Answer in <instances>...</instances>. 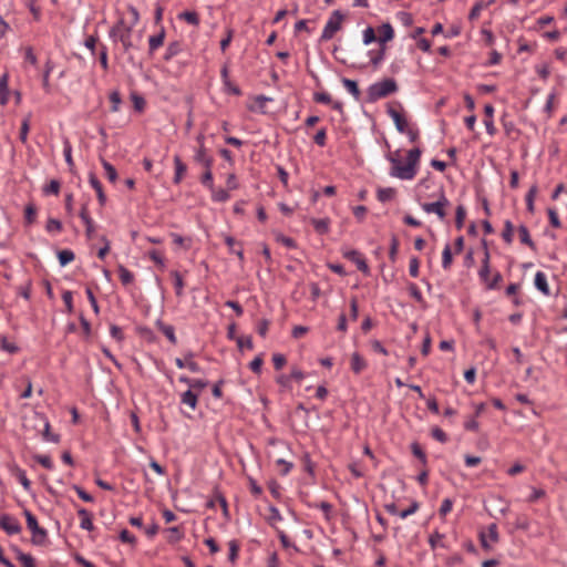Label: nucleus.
<instances>
[{
	"label": "nucleus",
	"mask_w": 567,
	"mask_h": 567,
	"mask_svg": "<svg viewBox=\"0 0 567 567\" xmlns=\"http://www.w3.org/2000/svg\"><path fill=\"white\" fill-rule=\"evenodd\" d=\"M421 157V150L415 147L409 151L408 153V162L403 165L396 158H390L392 163L391 176L400 178V179H412L416 174V166L419 164Z\"/></svg>",
	"instance_id": "f257e3e1"
},
{
	"label": "nucleus",
	"mask_w": 567,
	"mask_h": 567,
	"mask_svg": "<svg viewBox=\"0 0 567 567\" xmlns=\"http://www.w3.org/2000/svg\"><path fill=\"white\" fill-rule=\"evenodd\" d=\"M398 91V84L393 79H384L369 86L368 102L373 103Z\"/></svg>",
	"instance_id": "f03ea898"
},
{
	"label": "nucleus",
	"mask_w": 567,
	"mask_h": 567,
	"mask_svg": "<svg viewBox=\"0 0 567 567\" xmlns=\"http://www.w3.org/2000/svg\"><path fill=\"white\" fill-rule=\"evenodd\" d=\"M132 24H127L123 19H120L110 31V35L115 40H118L123 44L125 51H128L132 48Z\"/></svg>",
	"instance_id": "7ed1b4c3"
},
{
	"label": "nucleus",
	"mask_w": 567,
	"mask_h": 567,
	"mask_svg": "<svg viewBox=\"0 0 567 567\" xmlns=\"http://www.w3.org/2000/svg\"><path fill=\"white\" fill-rule=\"evenodd\" d=\"M23 514L27 519V526L32 533V543L38 546L44 545L48 538L47 530L39 526L35 516L30 511L24 509Z\"/></svg>",
	"instance_id": "20e7f679"
},
{
	"label": "nucleus",
	"mask_w": 567,
	"mask_h": 567,
	"mask_svg": "<svg viewBox=\"0 0 567 567\" xmlns=\"http://www.w3.org/2000/svg\"><path fill=\"white\" fill-rule=\"evenodd\" d=\"M450 202L446 198L443 188H441L437 199L433 203H424L421 205L422 209L427 214H435L441 220L446 216V208Z\"/></svg>",
	"instance_id": "39448f33"
},
{
	"label": "nucleus",
	"mask_w": 567,
	"mask_h": 567,
	"mask_svg": "<svg viewBox=\"0 0 567 567\" xmlns=\"http://www.w3.org/2000/svg\"><path fill=\"white\" fill-rule=\"evenodd\" d=\"M344 16L340 10H334L327 21L321 38V41H328L334 37V34L341 30Z\"/></svg>",
	"instance_id": "423d86ee"
},
{
	"label": "nucleus",
	"mask_w": 567,
	"mask_h": 567,
	"mask_svg": "<svg viewBox=\"0 0 567 567\" xmlns=\"http://www.w3.org/2000/svg\"><path fill=\"white\" fill-rule=\"evenodd\" d=\"M498 539H499V537H498L496 524H491L487 528V533H485V532L480 533L481 545L486 550H489L492 548L491 544L497 543Z\"/></svg>",
	"instance_id": "0eeeda50"
},
{
	"label": "nucleus",
	"mask_w": 567,
	"mask_h": 567,
	"mask_svg": "<svg viewBox=\"0 0 567 567\" xmlns=\"http://www.w3.org/2000/svg\"><path fill=\"white\" fill-rule=\"evenodd\" d=\"M0 527L9 535L19 534L21 532L19 522L10 515H2L0 517Z\"/></svg>",
	"instance_id": "6e6552de"
},
{
	"label": "nucleus",
	"mask_w": 567,
	"mask_h": 567,
	"mask_svg": "<svg viewBox=\"0 0 567 567\" xmlns=\"http://www.w3.org/2000/svg\"><path fill=\"white\" fill-rule=\"evenodd\" d=\"M343 256L347 259L353 261L360 271H362L365 275L369 274V271H370L369 266H368L365 259L362 257V255L359 251L353 250V249L348 250V251H344Z\"/></svg>",
	"instance_id": "1a4fd4ad"
},
{
	"label": "nucleus",
	"mask_w": 567,
	"mask_h": 567,
	"mask_svg": "<svg viewBox=\"0 0 567 567\" xmlns=\"http://www.w3.org/2000/svg\"><path fill=\"white\" fill-rule=\"evenodd\" d=\"M388 114L393 120L396 130L400 133H404L408 127L406 118L399 111H396L395 109H393L391 106L388 109Z\"/></svg>",
	"instance_id": "9d476101"
},
{
	"label": "nucleus",
	"mask_w": 567,
	"mask_h": 567,
	"mask_svg": "<svg viewBox=\"0 0 567 567\" xmlns=\"http://www.w3.org/2000/svg\"><path fill=\"white\" fill-rule=\"evenodd\" d=\"M80 217L81 219L83 220V223L85 224L86 226V236L89 239H91L93 237V234H94V224H93V220L92 218L90 217L89 215V212H87V205L84 204L80 210Z\"/></svg>",
	"instance_id": "9b49d317"
},
{
	"label": "nucleus",
	"mask_w": 567,
	"mask_h": 567,
	"mask_svg": "<svg viewBox=\"0 0 567 567\" xmlns=\"http://www.w3.org/2000/svg\"><path fill=\"white\" fill-rule=\"evenodd\" d=\"M89 182L91 184V186L95 189L96 192V195H97V199H99V203L101 206L105 205L106 203V196L103 192V187H102V184L101 182L97 179V177L91 173L89 175Z\"/></svg>",
	"instance_id": "f8f14e48"
},
{
	"label": "nucleus",
	"mask_w": 567,
	"mask_h": 567,
	"mask_svg": "<svg viewBox=\"0 0 567 567\" xmlns=\"http://www.w3.org/2000/svg\"><path fill=\"white\" fill-rule=\"evenodd\" d=\"M379 43L380 45H385V43L388 41H391L394 37V31H393V28L390 23H383L380 28H379Z\"/></svg>",
	"instance_id": "ddd939ff"
},
{
	"label": "nucleus",
	"mask_w": 567,
	"mask_h": 567,
	"mask_svg": "<svg viewBox=\"0 0 567 567\" xmlns=\"http://www.w3.org/2000/svg\"><path fill=\"white\" fill-rule=\"evenodd\" d=\"M194 159L203 165L204 167L213 166V158L208 156L205 145L198 146V150L195 153Z\"/></svg>",
	"instance_id": "4468645a"
},
{
	"label": "nucleus",
	"mask_w": 567,
	"mask_h": 567,
	"mask_svg": "<svg viewBox=\"0 0 567 567\" xmlns=\"http://www.w3.org/2000/svg\"><path fill=\"white\" fill-rule=\"evenodd\" d=\"M484 113L486 115V118L484 120V124L486 127L487 133L492 136L496 133V128L493 122V115H494V107L491 104H486L484 107Z\"/></svg>",
	"instance_id": "2eb2a0df"
},
{
	"label": "nucleus",
	"mask_w": 567,
	"mask_h": 567,
	"mask_svg": "<svg viewBox=\"0 0 567 567\" xmlns=\"http://www.w3.org/2000/svg\"><path fill=\"white\" fill-rule=\"evenodd\" d=\"M174 165H175V176H174V183L175 184H179L181 181L183 179L186 171H187V167L186 165L183 163L182 158L179 157V155H175L174 156Z\"/></svg>",
	"instance_id": "dca6fc26"
},
{
	"label": "nucleus",
	"mask_w": 567,
	"mask_h": 567,
	"mask_svg": "<svg viewBox=\"0 0 567 567\" xmlns=\"http://www.w3.org/2000/svg\"><path fill=\"white\" fill-rule=\"evenodd\" d=\"M489 272H491V270H489V251L485 247L484 259L482 261V267L480 270V277L486 286H487V282L489 281Z\"/></svg>",
	"instance_id": "f3484780"
},
{
	"label": "nucleus",
	"mask_w": 567,
	"mask_h": 567,
	"mask_svg": "<svg viewBox=\"0 0 567 567\" xmlns=\"http://www.w3.org/2000/svg\"><path fill=\"white\" fill-rule=\"evenodd\" d=\"M78 514L81 517V524H80L81 528H83L85 530H92L94 528V526H93L92 516H91L90 512L86 511L85 508H80L78 511Z\"/></svg>",
	"instance_id": "a211bd4d"
},
{
	"label": "nucleus",
	"mask_w": 567,
	"mask_h": 567,
	"mask_svg": "<svg viewBox=\"0 0 567 567\" xmlns=\"http://www.w3.org/2000/svg\"><path fill=\"white\" fill-rule=\"evenodd\" d=\"M535 286L544 295L548 296L550 293L546 276L542 271H537L535 275Z\"/></svg>",
	"instance_id": "6ab92c4d"
},
{
	"label": "nucleus",
	"mask_w": 567,
	"mask_h": 567,
	"mask_svg": "<svg viewBox=\"0 0 567 567\" xmlns=\"http://www.w3.org/2000/svg\"><path fill=\"white\" fill-rule=\"evenodd\" d=\"M367 367L364 359L358 353L354 352L351 355V369L354 373L359 374Z\"/></svg>",
	"instance_id": "aec40b11"
},
{
	"label": "nucleus",
	"mask_w": 567,
	"mask_h": 567,
	"mask_svg": "<svg viewBox=\"0 0 567 567\" xmlns=\"http://www.w3.org/2000/svg\"><path fill=\"white\" fill-rule=\"evenodd\" d=\"M310 223L312 224L313 228L316 229V231L318 234L323 235L329 231V225H330L329 218H322V219L311 218Z\"/></svg>",
	"instance_id": "412c9836"
},
{
	"label": "nucleus",
	"mask_w": 567,
	"mask_h": 567,
	"mask_svg": "<svg viewBox=\"0 0 567 567\" xmlns=\"http://www.w3.org/2000/svg\"><path fill=\"white\" fill-rule=\"evenodd\" d=\"M396 195V190L393 187L379 188L377 197L380 202L385 203L392 200Z\"/></svg>",
	"instance_id": "4be33fe9"
},
{
	"label": "nucleus",
	"mask_w": 567,
	"mask_h": 567,
	"mask_svg": "<svg viewBox=\"0 0 567 567\" xmlns=\"http://www.w3.org/2000/svg\"><path fill=\"white\" fill-rule=\"evenodd\" d=\"M198 394L193 390H187L182 394V403L188 405L192 410H195L197 405Z\"/></svg>",
	"instance_id": "5701e85b"
},
{
	"label": "nucleus",
	"mask_w": 567,
	"mask_h": 567,
	"mask_svg": "<svg viewBox=\"0 0 567 567\" xmlns=\"http://www.w3.org/2000/svg\"><path fill=\"white\" fill-rule=\"evenodd\" d=\"M158 329L164 333V336L173 343L176 344L177 339L175 336L174 327L171 324H165L162 321H157Z\"/></svg>",
	"instance_id": "b1692460"
},
{
	"label": "nucleus",
	"mask_w": 567,
	"mask_h": 567,
	"mask_svg": "<svg viewBox=\"0 0 567 567\" xmlns=\"http://www.w3.org/2000/svg\"><path fill=\"white\" fill-rule=\"evenodd\" d=\"M209 189L212 192V197L216 202H226L229 198V194L227 190L223 188H215L214 184H209Z\"/></svg>",
	"instance_id": "393cba45"
},
{
	"label": "nucleus",
	"mask_w": 567,
	"mask_h": 567,
	"mask_svg": "<svg viewBox=\"0 0 567 567\" xmlns=\"http://www.w3.org/2000/svg\"><path fill=\"white\" fill-rule=\"evenodd\" d=\"M8 74L0 78V104L4 105L8 102Z\"/></svg>",
	"instance_id": "a878e982"
},
{
	"label": "nucleus",
	"mask_w": 567,
	"mask_h": 567,
	"mask_svg": "<svg viewBox=\"0 0 567 567\" xmlns=\"http://www.w3.org/2000/svg\"><path fill=\"white\" fill-rule=\"evenodd\" d=\"M518 233L520 237V241L527 246H529L532 249H535V243L532 240L528 228L524 225H520L518 227Z\"/></svg>",
	"instance_id": "bb28decb"
},
{
	"label": "nucleus",
	"mask_w": 567,
	"mask_h": 567,
	"mask_svg": "<svg viewBox=\"0 0 567 567\" xmlns=\"http://www.w3.org/2000/svg\"><path fill=\"white\" fill-rule=\"evenodd\" d=\"M342 83L344 87L354 96L355 100L360 99L361 92L355 81L350 79H343Z\"/></svg>",
	"instance_id": "cd10ccee"
},
{
	"label": "nucleus",
	"mask_w": 567,
	"mask_h": 567,
	"mask_svg": "<svg viewBox=\"0 0 567 567\" xmlns=\"http://www.w3.org/2000/svg\"><path fill=\"white\" fill-rule=\"evenodd\" d=\"M118 276L123 285H130L134 280L133 274L124 266H118Z\"/></svg>",
	"instance_id": "c85d7f7f"
},
{
	"label": "nucleus",
	"mask_w": 567,
	"mask_h": 567,
	"mask_svg": "<svg viewBox=\"0 0 567 567\" xmlns=\"http://www.w3.org/2000/svg\"><path fill=\"white\" fill-rule=\"evenodd\" d=\"M179 19L185 20L187 23L193 25L199 24V18L198 14L195 11H184L179 13Z\"/></svg>",
	"instance_id": "c756f323"
},
{
	"label": "nucleus",
	"mask_w": 567,
	"mask_h": 567,
	"mask_svg": "<svg viewBox=\"0 0 567 567\" xmlns=\"http://www.w3.org/2000/svg\"><path fill=\"white\" fill-rule=\"evenodd\" d=\"M465 216H466L465 207L463 205H458L456 207V212H455V226L457 229H461L463 227Z\"/></svg>",
	"instance_id": "7c9ffc66"
},
{
	"label": "nucleus",
	"mask_w": 567,
	"mask_h": 567,
	"mask_svg": "<svg viewBox=\"0 0 567 567\" xmlns=\"http://www.w3.org/2000/svg\"><path fill=\"white\" fill-rule=\"evenodd\" d=\"M452 261H453V257H452V251H451V247L450 245L447 244L444 249H443V252H442V266L444 269H449L452 265Z\"/></svg>",
	"instance_id": "2f4dec72"
},
{
	"label": "nucleus",
	"mask_w": 567,
	"mask_h": 567,
	"mask_svg": "<svg viewBox=\"0 0 567 567\" xmlns=\"http://www.w3.org/2000/svg\"><path fill=\"white\" fill-rule=\"evenodd\" d=\"M513 231H514V226H513L512 221L506 220L504 224L502 237L507 244H511L513 241Z\"/></svg>",
	"instance_id": "473e14b6"
},
{
	"label": "nucleus",
	"mask_w": 567,
	"mask_h": 567,
	"mask_svg": "<svg viewBox=\"0 0 567 567\" xmlns=\"http://www.w3.org/2000/svg\"><path fill=\"white\" fill-rule=\"evenodd\" d=\"M102 165L106 172V176L110 179V182L115 183L117 179V173L115 167L105 159H102Z\"/></svg>",
	"instance_id": "72a5a7b5"
},
{
	"label": "nucleus",
	"mask_w": 567,
	"mask_h": 567,
	"mask_svg": "<svg viewBox=\"0 0 567 567\" xmlns=\"http://www.w3.org/2000/svg\"><path fill=\"white\" fill-rule=\"evenodd\" d=\"M486 7H487V3L483 2V1L476 2L473 6V8H472V10H471V12L468 14V19L472 20V21L476 20L480 17L482 10L485 9Z\"/></svg>",
	"instance_id": "f704fd0d"
},
{
	"label": "nucleus",
	"mask_w": 567,
	"mask_h": 567,
	"mask_svg": "<svg viewBox=\"0 0 567 567\" xmlns=\"http://www.w3.org/2000/svg\"><path fill=\"white\" fill-rule=\"evenodd\" d=\"M58 257H59L60 265L65 266L66 264L71 262L74 259V254L71 250L65 249V250L59 251Z\"/></svg>",
	"instance_id": "c9c22d12"
},
{
	"label": "nucleus",
	"mask_w": 567,
	"mask_h": 567,
	"mask_svg": "<svg viewBox=\"0 0 567 567\" xmlns=\"http://www.w3.org/2000/svg\"><path fill=\"white\" fill-rule=\"evenodd\" d=\"M110 102L112 104L111 111L114 113L118 112L122 100H121V95L117 91L111 92Z\"/></svg>",
	"instance_id": "e433bc0d"
},
{
	"label": "nucleus",
	"mask_w": 567,
	"mask_h": 567,
	"mask_svg": "<svg viewBox=\"0 0 567 567\" xmlns=\"http://www.w3.org/2000/svg\"><path fill=\"white\" fill-rule=\"evenodd\" d=\"M537 194V186L533 185L526 195L527 209L534 212V199Z\"/></svg>",
	"instance_id": "4c0bfd02"
},
{
	"label": "nucleus",
	"mask_w": 567,
	"mask_h": 567,
	"mask_svg": "<svg viewBox=\"0 0 567 567\" xmlns=\"http://www.w3.org/2000/svg\"><path fill=\"white\" fill-rule=\"evenodd\" d=\"M228 546H229V560L231 563H235V560L237 559L238 557V551H239V544L237 543V540L233 539L228 543Z\"/></svg>",
	"instance_id": "58836bf2"
},
{
	"label": "nucleus",
	"mask_w": 567,
	"mask_h": 567,
	"mask_svg": "<svg viewBox=\"0 0 567 567\" xmlns=\"http://www.w3.org/2000/svg\"><path fill=\"white\" fill-rule=\"evenodd\" d=\"M172 276L174 278V285H175V289H176V295L177 296H182L183 287H184L183 278H182V276H181V274L178 271H173Z\"/></svg>",
	"instance_id": "ea45409f"
},
{
	"label": "nucleus",
	"mask_w": 567,
	"mask_h": 567,
	"mask_svg": "<svg viewBox=\"0 0 567 567\" xmlns=\"http://www.w3.org/2000/svg\"><path fill=\"white\" fill-rule=\"evenodd\" d=\"M18 558L23 567H35L34 558L31 555L19 553Z\"/></svg>",
	"instance_id": "a19ab883"
},
{
	"label": "nucleus",
	"mask_w": 567,
	"mask_h": 567,
	"mask_svg": "<svg viewBox=\"0 0 567 567\" xmlns=\"http://www.w3.org/2000/svg\"><path fill=\"white\" fill-rule=\"evenodd\" d=\"M45 194L58 195L60 192V183L56 179H52L43 189Z\"/></svg>",
	"instance_id": "79ce46f5"
},
{
	"label": "nucleus",
	"mask_w": 567,
	"mask_h": 567,
	"mask_svg": "<svg viewBox=\"0 0 567 567\" xmlns=\"http://www.w3.org/2000/svg\"><path fill=\"white\" fill-rule=\"evenodd\" d=\"M385 49V45H382L380 50L374 55L371 56V63L374 68H377L384 59Z\"/></svg>",
	"instance_id": "37998d69"
},
{
	"label": "nucleus",
	"mask_w": 567,
	"mask_h": 567,
	"mask_svg": "<svg viewBox=\"0 0 567 567\" xmlns=\"http://www.w3.org/2000/svg\"><path fill=\"white\" fill-rule=\"evenodd\" d=\"M163 41H164V34L163 33L151 37L150 38V49H151V51H154L157 48H159L163 44Z\"/></svg>",
	"instance_id": "c03bdc74"
},
{
	"label": "nucleus",
	"mask_w": 567,
	"mask_h": 567,
	"mask_svg": "<svg viewBox=\"0 0 567 567\" xmlns=\"http://www.w3.org/2000/svg\"><path fill=\"white\" fill-rule=\"evenodd\" d=\"M34 460L39 464H41L43 467H45L47 470H52L53 468V463H52L50 456H48V455H35Z\"/></svg>",
	"instance_id": "a18cd8bd"
},
{
	"label": "nucleus",
	"mask_w": 567,
	"mask_h": 567,
	"mask_svg": "<svg viewBox=\"0 0 567 567\" xmlns=\"http://www.w3.org/2000/svg\"><path fill=\"white\" fill-rule=\"evenodd\" d=\"M64 157H65V162L68 163L70 169L72 171V168L74 167V163H73V158H72V147L68 141L64 143Z\"/></svg>",
	"instance_id": "49530a36"
},
{
	"label": "nucleus",
	"mask_w": 567,
	"mask_h": 567,
	"mask_svg": "<svg viewBox=\"0 0 567 567\" xmlns=\"http://www.w3.org/2000/svg\"><path fill=\"white\" fill-rule=\"evenodd\" d=\"M269 512H270V515L268 516V522L271 526L275 527L276 523L281 520V515H280L279 511L274 506H271L269 508Z\"/></svg>",
	"instance_id": "de8ad7c7"
},
{
	"label": "nucleus",
	"mask_w": 567,
	"mask_h": 567,
	"mask_svg": "<svg viewBox=\"0 0 567 567\" xmlns=\"http://www.w3.org/2000/svg\"><path fill=\"white\" fill-rule=\"evenodd\" d=\"M411 449H412V453L414 454V456H416L423 464H425L426 463V455L422 451L421 446L417 443H413L411 445Z\"/></svg>",
	"instance_id": "09e8293b"
},
{
	"label": "nucleus",
	"mask_w": 567,
	"mask_h": 567,
	"mask_svg": "<svg viewBox=\"0 0 567 567\" xmlns=\"http://www.w3.org/2000/svg\"><path fill=\"white\" fill-rule=\"evenodd\" d=\"M62 299L64 301L66 311L69 313L73 312V302H72L73 297H72V292L69 291V290L64 291L63 295H62Z\"/></svg>",
	"instance_id": "8fccbe9b"
},
{
	"label": "nucleus",
	"mask_w": 567,
	"mask_h": 567,
	"mask_svg": "<svg viewBox=\"0 0 567 567\" xmlns=\"http://www.w3.org/2000/svg\"><path fill=\"white\" fill-rule=\"evenodd\" d=\"M272 362H274V367L276 370H280L284 368V365L286 364V358L284 354L281 353H275L272 355Z\"/></svg>",
	"instance_id": "3c124183"
},
{
	"label": "nucleus",
	"mask_w": 567,
	"mask_h": 567,
	"mask_svg": "<svg viewBox=\"0 0 567 567\" xmlns=\"http://www.w3.org/2000/svg\"><path fill=\"white\" fill-rule=\"evenodd\" d=\"M45 229L48 231H60L62 229V224L55 218H50L47 223Z\"/></svg>",
	"instance_id": "603ef678"
},
{
	"label": "nucleus",
	"mask_w": 567,
	"mask_h": 567,
	"mask_svg": "<svg viewBox=\"0 0 567 567\" xmlns=\"http://www.w3.org/2000/svg\"><path fill=\"white\" fill-rule=\"evenodd\" d=\"M313 99L318 103H326V104L332 103L331 95L326 92L315 93Z\"/></svg>",
	"instance_id": "864d4df0"
},
{
	"label": "nucleus",
	"mask_w": 567,
	"mask_h": 567,
	"mask_svg": "<svg viewBox=\"0 0 567 567\" xmlns=\"http://www.w3.org/2000/svg\"><path fill=\"white\" fill-rule=\"evenodd\" d=\"M269 320L268 319H261L258 324H257V331L258 333L265 338L267 332H268V329H269Z\"/></svg>",
	"instance_id": "5fc2aeb1"
},
{
	"label": "nucleus",
	"mask_w": 567,
	"mask_h": 567,
	"mask_svg": "<svg viewBox=\"0 0 567 567\" xmlns=\"http://www.w3.org/2000/svg\"><path fill=\"white\" fill-rule=\"evenodd\" d=\"M547 213H548L550 225L554 228H559L561 225H560V220L558 218L557 212L553 208H549Z\"/></svg>",
	"instance_id": "6e6d98bb"
},
{
	"label": "nucleus",
	"mask_w": 567,
	"mask_h": 567,
	"mask_svg": "<svg viewBox=\"0 0 567 567\" xmlns=\"http://www.w3.org/2000/svg\"><path fill=\"white\" fill-rule=\"evenodd\" d=\"M43 436H44V439L47 441H51L53 443H58L59 442V435L52 434L50 432V423L48 421L44 424Z\"/></svg>",
	"instance_id": "4d7b16f0"
},
{
	"label": "nucleus",
	"mask_w": 567,
	"mask_h": 567,
	"mask_svg": "<svg viewBox=\"0 0 567 567\" xmlns=\"http://www.w3.org/2000/svg\"><path fill=\"white\" fill-rule=\"evenodd\" d=\"M375 40V32L374 29L371 27H368L363 32V43L369 44Z\"/></svg>",
	"instance_id": "13d9d810"
},
{
	"label": "nucleus",
	"mask_w": 567,
	"mask_h": 567,
	"mask_svg": "<svg viewBox=\"0 0 567 567\" xmlns=\"http://www.w3.org/2000/svg\"><path fill=\"white\" fill-rule=\"evenodd\" d=\"M132 101H133L134 109L136 111L141 112L144 110L145 100L142 96H140L137 94H132Z\"/></svg>",
	"instance_id": "bf43d9fd"
},
{
	"label": "nucleus",
	"mask_w": 567,
	"mask_h": 567,
	"mask_svg": "<svg viewBox=\"0 0 567 567\" xmlns=\"http://www.w3.org/2000/svg\"><path fill=\"white\" fill-rule=\"evenodd\" d=\"M181 51V47L177 42L171 43L167 47L165 59L168 60L172 56L176 55Z\"/></svg>",
	"instance_id": "052dcab7"
},
{
	"label": "nucleus",
	"mask_w": 567,
	"mask_h": 567,
	"mask_svg": "<svg viewBox=\"0 0 567 567\" xmlns=\"http://www.w3.org/2000/svg\"><path fill=\"white\" fill-rule=\"evenodd\" d=\"M238 348L241 350L244 347L247 349H252V340L251 337H239L236 339Z\"/></svg>",
	"instance_id": "680f3d73"
},
{
	"label": "nucleus",
	"mask_w": 567,
	"mask_h": 567,
	"mask_svg": "<svg viewBox=\"0 0 567 567\" xmlns=\"http://www.w3.org/2000/svg\"><path fill=\"white\" fill-rule=\"evenodd\" d=\"M166 532L169 534V542L174 543L182 538V533L178 527H169Z\"/></svg>",
	"instance_id": "e2e57ef3"
},
{
	"label": "nucleus",
	"mask_w": 567,
	"mask_h": 567,
	"mask_svg": "<svg viewBox=\"0 0 567 567\" xmlns=\"http://www.w3.org/2000/svg\"><path fill=\"white\" fill-rule=\"evenodd\" d=\"M432 436L437 440L441 443H444L447 441V436L444 433V431L440 427L432 429Z\"/></svg>",
	"instance_id": "0e129e2a"
},
{
	"label": "nucleus",
	"mask_w": 567,
	"mask_h": 567,
	"mask_svg": "<svg viewBox=\"0 0 567 567\" xmlns=\"http://www.w3.org/2000/svg\"><path fill=\"white\" fill-rule=\"evenodd\" d=\"M419 508V503L417 502H412V504L410 505L409 508L400 512L399 516L401 518H406L409 515H412L414 514Z\"/></svg>",
	"instance_id": "69168bd1"
},
{
	"label": "nucleus",
	"mask_w": 567,
	"mask_h": 567,
	"mask_svg": "<svg viewBox=\"0 0 567 567\" xmlns=\"http://www.w3.org/2000/svg\"><path fill=\"white\" fill-rule=\"evenodd\" d=\"M452 505H453L452 501L450 498H445L441 504V507L439 511L440 515L445 516L447 513H450L452 509Z\"/></svg>",
	"instance_id": "338daca9"
},
{
	"label": "nucleus",
	"mask_w": 567,
	"mask_h": 567,
	"mask_svg": "<svg viewBox=\"0 0 567 567\" xmlns=\"http://www.w3.org/2000/svg\"><path fill=\"white\" fill-rule=\"evenodd\" d=\"M35 214L37 209L33 205H28L25 207V220L28 224H32L34 221Z\"/></svg>",
	"instance_id": "774afa93"
}]
</instances>
